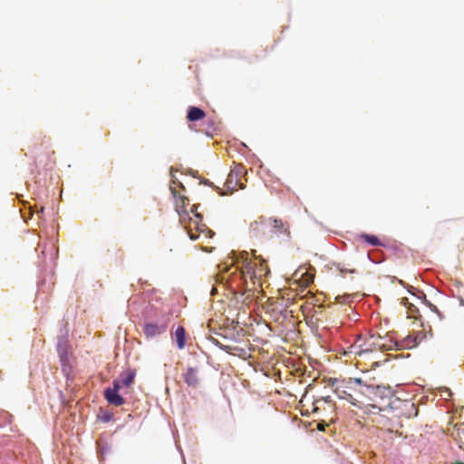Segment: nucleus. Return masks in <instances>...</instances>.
Here are the masks:
<instances>
[{"label": "nucleus", "instance_id": "obj_1", "mask_svg": "<svg viewBox=\"0 0 464 464\" xmlns=\"http://www.w3.org/2000/svg\"><path fill=\"white\" fill-rule=\"evenodd\" d=\"M236 271L233 280H239L246 290L256 291L262 287L263 280L270 274V270L263 259H251L246 252L241 253L236 260Z\"/></svg>", "mask_w": 464, "mask_h": 464}, {"label": "nucleus", "instance_id": "obj_2", "mask_svg": "<svg viewBox=\"0 0 464 464\" xmlns=\"http://www.w3.org/2000/svg\"><path fill=\"white\" fill-rule=\"evenodd\" d=\"M380 390L379 386L362 385L361 379H352L340 382L334 392L338 398L349 401L353 405L357 406V400L353 397V392H359L370 397L372 394L377 393Z\"/></svg>", "mask_w": 464, "mask_h": 464}, {"label": "nucleus", "instance_id": "obj_3", "mask_svg": "<svg viewBox=\"0 0 464 464\" xmlns=\"http://www.w3.org/2000/svg\"><path fill=\"white\" fill-rule=\"evenodd\" d=\"M191 212L194 213L195 219L189 217H187L188 219V224H185V228L188 234V237L191 240H198L201 237L204 238H211L214 236V232H212L205 224L202 223V217L200 214L196 212V207L192 206Z\"/></svg>", "mask_w": 464, "mask_h": 464}, {"label": "nucleus", "instance_id": "obj_4", "mask_svg": "<svg viewBox=\"0 0 464 464\" xmlns=\"http://www.w3.org/2000/svg\"><path fill=\"white\" fill-rule=\"evenodd\" d=\"M177 187L180 188L183 191H185L186 188L183 184L178 180H172V183L169 186L170 192L175 198L176 211L179 216L180 222L184 223L188 216V212L186 209L188 199L186 196L179 195L177 190Z\"/></svg>", "mask_w": 464, "mask_h": 464}, {"label": "nucleus", "instance_id": "obj_5", "mask_svg": "<svg viewBox=\"0 0 464 464\" xmlns=\"http://www.w3.org/2000/svg\"><path fill=\"white\" fill-rule=\"evenodd\" d=\"M246 168L242 164L235 165L227 175L225 183L227 190L232 193L238 188L244 189L246 186L243 182V178L246 176Z\"/></svg>", "mask_w": 464, "mask_h": 464}, {"label": "nucleus", "instance_id": "obj_6", "mask_svg": "<svg viewBox=\"0 0 464 464\" xmlns=\"http://www.w3.org/2000/svg\"><path fill=\"white\" fill-rule=\"evenodd\" d=\"M170 318L169 316L163 317L157 323H147L143 326V333L147 338H151L156 335L165 333L168 329Z\"/></svg>", "mask_w": 464, "mask_h": 464}, {"label": "nucleus", "instance_id": "obj_7", "mask_svg": "<svg viewBox=\"0 0 464 464\" xmlns=\"http://www.w3.org/2000/svg\"><path fill=\"white\" fill-rule=\"evenodd\" d=\"M261 224L267 222L272 227L275 233L284 235L287 240L291 237V233L289 229V225L286 222H284L280 218H269L268 219H265L264 218H260Z\"/></svg>", "mask_w": 464, "mask_h": 464}, {"label": "nucleus", "instance_id": "obj_8", "mask_svg": "<svg viewBox=\"0 0 464 464\" xmlns=\"http://www.w3.org/2000/svg\"><path fill=\"white\" fill-rule=\"evenodd\" d=\"M121 389V382L119 381H113V388H107L105 390L104 397L110 404L114 406H121L124 404V399L119 394Z\"/></svg>", "mask_w": 464, "mask_h": 464}, {"label": "nucleus", "instance_id": "obj_9", "mask_svg": "<svg viewBox=\"0 0 464 464\" xmlns=\"http://www.w3.org/2000/svg\"><path fill=\"white\" fill-rule=\"evenodd\" d=\"M426 338V334L423 332H412L406 336L400 344L401 348L412 349L418 346Z\"/></svg>", "mask_w": 464, "mask_h": 464}, {"label": "nucleus", "instance_id": "obj_10", "mask_svg": "<svg viewBox=\"0 0 464 464\" xmlns=\"http://www.w3.org/2000/svg\"><path fill=\"white\" fill-rule=\"evenodd\" d=\"M182 378L187 385L193 389H197L200 384V378L198 368L188 367L182 374Z\"/></svg>", "mask_w": 464, "mask_h": 464}, {"label": "nucleus", "instance_id": "obj_11", "mask_svg": "<svg viewBox=\"0 0 464 464\" xmlns=\"http://www.w3.org/2000/svg\"><path fill=\"white\" fill-rule=\"evenodd\" d=\"M57 353H58V355H59L62 364L63 365L68 364L71 353H70V345H69L67 340L62 339L58 342Z\"/></svg>", "mask_w": 464, "mask_h": 464}, {"label": "nucleus", "instance_id": "obj_12", "mask_svg": "<svg viewBox=\"0 0 464 464\" xmlns=\"http://www.w3.org/2000/svg\"><path fill=\"white\" fill-rule=\"evenodd\" d=\"M383 344L375 343L374 336L371 335L367 339L362 338V347L364 354L376 352L381 349Z\"/></svg>", "mask_w": 464, "mask_h": 464}, {"label": "nucleus", "instance_id": "obj_13", "mask_svg": "<svg viewBox=\"0 0 464 464\" xmlns=\"http://www.w3.org/2000/svg\"><path fill=\"white\" fill-rule=\"evenodd\" d=\"M362 349V338L361 336H358L356 341L348 348V351L345 352V353L354 354L362 357L365 355Z\"/></svg>", "mask_w": 464, "mask_h": 464}, {"label": "nucleus", "instance_id": "obj_14", "mask_svg": "<svg viewBox=\"0 0 464 464\" xmlns=\"http://www.w3.org/2000/svg\"><path fill=\"white\" fill-rule=\"evenodd\" d=\"M174 338L177 343V346L179 350H182L185 348L186 345V331L183 326H179L175 333H174Z\"/></svg>", "mask_w": 464, "mask_h": 464}, {"label": "nucleus", "instance_id": "obj_15", "mask_svg": "<svg viewBox=\"0 0 464 464\" xmlns=\"http://www.w3.org/2000/svg\"><path fill=\"white\" fill-rule=\"evenodd\" d=\"M206 116L205 111L198 107H190L188 111V120L189 121H197L203 119Z\"/></svg>", "mask_w": 464, "mask_h": 464}, {"label": "nucleus", "instance_id": "obj_16", "mask_svg": "<svg viewBox=\"0 0 464 464\" xmlns=\"http://www.w3.org/2000/svg\"><path fill=\"white\" fill-rule=\"evenodd\" d=\"M136 372L133 370H128L126 371L121 380H118L121 382V388L122 387H130L135 379Z\"/></svg>", "mask_w": 464, "mask_h": 464}, {"label": "nucleus", "instance_id": "obj_17", "mask_svg": "<svg viewBox=\"0 0 464 464\" xmlns=\"http://www.w3.org/2000/svg\"><path fill=\"white\" fill-rule=\"evenodd\" d=\"M334 266L335 270H337L341 274L342 276H344V275L347 273L354 274L356 272L354 268L346 267L341 263H334Z\"/></svg>", "mask_w": 464, "mask_h": 464}, {"label": "nucleus", "instance_id": "obj_18", "mask_svg": "<svg viewBox=\"0 0 464 464\" xmlns=\"http://www.w3.org/2000/svg\"><path fill=\"white\" fill-rule=\"evenodd\" d=\"M361 237H362V238L365 242H367L371 246H380L381 245V242H380L379 238L377 237H375V236L368 235V234H362Z\"/></svg>", "mask_w": 464, "mask_h": 464}, {"label": "nucleus", "instance_id": "obj_19", "mask_svg": "<svg viewBox=\"0 0 464 464\" xmlns=\"http://www.w3.org/2000/svg\"><path fill=\"white\" fill-rule=\"evenodd\" d=\"M314 280V276L307 275V278L304 279L306 284L311 283Z\"/></svg>", "mask_w": 464, "mask_h": 464}, {"label": "nucleus", "instance_id": "obj_20", "mask_svg": "<svg viewBox=\"0 0 464 464\" xmlns=\"http://www.w3.org/2000/svg\"><path fill=\"white\" fill-rule=\"evenodd\" d=\"M258 224H259V222H258V221H255V223H253V224L251 225V227H252L254 230H256V229H257V226H258Z\"/></svg>", "mask_w": 464, "mask_h": 464}, {"label": "nucleus", "instance_id": "obj_21", "mask_svg": "<svg viewBox=\"0 0 464 464\" xmlns=\"http://www.w3.org/2000/svg\"><path fill=\"white\" fill-rule=\"evenodd\" d=\"M324 427H325V424H321V423H319L317 426L319 430H324Z\"/></svg>", "mask_w": 464, "mask_h": 464}, {"label": "nucleus", "instance_id": "obj_22", "mask_svg": "<svg viewBox=\"0 0 464 464\" xmlns=\"http://www.w3.org/2000/svg\"><path fill=\"white\" fill-rule=\"evenodd\" d=\"M430 307H431V310L438 313L439 314V310L437 309V307L433 304H430Z\"/></svg>", "mask_w": 464, "mask_h": 464}, {"label": "nucleus", "instance_id": "obj_23", "mask_svg": "<svg viewBox=\"0 0 464 464\" xmlns=\"http://www.w3.org/2000/svg\"><path fill=\"white\" fill-rule=\"evenodd\" d=\"M459 430H461L464 434V423L459 424Z\"/></svg>", "mask_w": 464, "mask_h": 464}, {"label": "nucleus", "instance_id": "obj_24", "mask_svg": "<svg viewBox=\"0 0 464 464\" xmlns=\"http://www.w3.org/2000/svg\"><path fill=\"white\" fill-rule=\"evenodd\" d=\"M230 268H227L226 266H223L222 270L229 271Z\"/></svg>", "mask_w": 464, "mask_h": 464}, {"label": "nucleus", "instance_id": "obj_25", "mask_svg": "<svg viewBox=\"0 0 464 464\" xmlns=\"http://www.w3.org/2000/svg\"><path fill=\"white\" fill-rule=\"evenodd\" d=\"M44 207H41V208H40V212H44Z\"/></svg>", "mask_w": 464, "mask_h": 464}]
</instances>
